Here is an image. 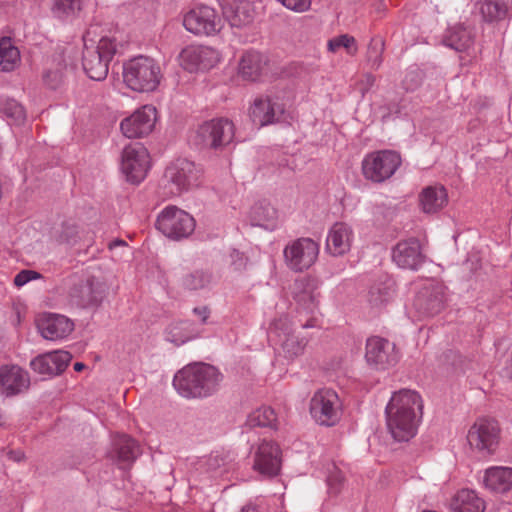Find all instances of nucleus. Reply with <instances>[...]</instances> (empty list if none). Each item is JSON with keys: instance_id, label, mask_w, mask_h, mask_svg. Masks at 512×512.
<instances>
[{"instance_id": "nucleus-1", "label": "nucleus", "mask_w": 512, "mask_h": 512, "mask_svg": "<svg viewBox=\"0 0 512 512\" xmlns=\"http://www.w3.org/2000/svg\"><path fill=\"white\" fill-rule=\"evenodd\" d=\"M386 425L397 441H409L418 431L423 416V400L414 390L394 392L386 406Z\"/></svg>"}, {"instance_id": "nucleus-2", "label": "nucleus", "mask_w": 512, "mask_h": 512, "mask_svg": "<svg viewBox=\"0 0 512 512\" xmlns=\"http://www.w3.org/2000/svg\"><path fill=\"white\" fill-rule=\"evenodd\" d=\"M222 379L212 365L194 363L179 370L173 378V386L185 398H203L213 394Z\"/></svg>"}, {"instance_id": "nucleus-3", "label": "nucleus", "mask_w": 512, "mask_h": 512, "mask_svg": "<svg viewBox=\"0 0 512 512\" xmlns=\"http://www.w3.org/2000/svg\"><path fill=\"white\" fill-rule=\"evenodd\" d=\"M320 285L318 277L302 275L294 280L290 288V295L293 299V303H290V306L293 307V319L302 328L316 326V316L321 300Z\"/></svg>"}, {"instance_id": "nucleus-4", "label": "nucleus", "mask_w": 512, "mask_h": 512, "mask_svg": "<svg viewBox=\"0 0 512 512\" xmlns=\"http://www.w3.org/2000/svg\"><path fill=\"white\" fill-rule=\"evenodd\" d=\"M123 81L136 92H152L157 89L163 73L161 66L151 57H134L123 64Z\"/></svg>"}, {"instance_id": "nucleus-5", "label": "nucleus", "mask_w": 512, "mask_h": 512, "mask_svg": "<svg viewBox=\"0 0 512 512\" xmlns=\"http://www.w3.org/2000/svg\"><path fill=\"white\" fill-rule=\"evenodd\" d=\"M235 130V125L230 119L213 118L197 127L191 135V141L201 149L222 151L234 141Z\"/></svg>"}, {"instance_id": "nucleus-6", "label": "nucleus", "mask_w": 512, "mask_h": 512, "mask_svg": "<svg viewBox=\"0 0 512 512\" xmlns=\"http://www.w3.org/2000/svg\"><path fill=\"white\" fill-rule=\"evenodd\" d=\"M309 414L319 426H336L343 414V405L339 395L331 388L316 390L309 401Z\"/></svg>"}, {"instance_id": "nucleus-7", "label": "nucleus", "mask_w": 512, "mask_h": 512, "mask_svg": "<svg viewBox=\"0 0 512 512\" xmlns=\"http://www.w3.org/2000/svg\"><path fill=\"white\" fill-rule=\"evenodd\" d=\"M402 159L398 152L393 150H379L365 155L361 162V171L364 178L373 183H382L391 178Z\"/></svg>"}, {"instance_id": "nucleus-8", "label": "nucleus", "mask_w": 512, "mask_h": 512, "mask_svg": "<svg viewBox=\"0 0 512 512\" xmlns=\"http://www.w3.org/2000/svg\"><path fill=\"white\" fill-rule=\"evenodd\" d=\"M282 69L275 58L256 50H247L240 57L238 74L243 80L256 82L279 76Z\"/></svg>"}, {"instance_id": "nucleus-9", "label": "nucleus", "mask_w": 512, "mask_h": 512, "mask_svg": "<svg viewBox=\"0 0 512 512\" xmlns=\"http://www.w3.org/2000/svg\"><path fill=\"white\" fill-rule=\"evenodd\" d=\"M501 429L494 419L479 418L470 427L467 441L470 448L483 455H493L500 443Z\"/></svg>"}, {"instance_id": "nucleus-10", "label": "nucleus", "mask_w": 512, "mask_h": 512, "mask_svg": "<svg viewBox=\"0 0 512 512\" xmlns=\"http://www.w3.org/2000/svg\"><path fill=\"white\" fill-rule=\"evenodd\" d=\"M183 26L195 36L209 37L217 35L221 31L223 21L213 7L199 4L184 14Z\"/></svg>"}, {"instance_id": "nucleus-11", "label": "nucleus", "mask_w": 512, "mask_h": 512, "mask_svg": "<svg viewBox=\"0 0 512 512\" xmlns=\"http://www.w3.org/2000/svg\"><path fill=\"white\" fill-rule=\"evenodd\" d=\"M156 228L167 238L181 240L193 233L195 220L186 211L176 206H167L159 213Z\"/></svg>"}, {"instance_id": "nucleus-12", "label": "nucleus", "mask_w": 512, "mask_h": 512, "mask_svg": "<svg viewBox=\"0 0 512 512\" xmlns=\"http://www.w3.org/2000/svg\"><path fill=\"white\" fill-rule=\"evenodd\" d=\"M150 168L148 150L140 143L128 145L122 152L121 171L132 184L142 182Z\"/></svg>"}, {"instance_id": "nucleus-13", "label": "nucleus", "mask_w": 512, "mask_h": 512, "mask_svg": "<svg viewBox=\"0 0 512 512\" xmlns=\"http://www.w3.org/2000/svg\"><path fill=\"white\" fill-rule=\"evenodd\" d=\"M285 92L283 96H260L255 98L249 108L251 121L260 127L280 121L285 113Z\"/></svg>"}, {"instance_id": "nucleus-14", "label": "nucleus", "mask_w": 512, "mask_h": 512, "mask_svg": "<svg viewBox=\"0 0 512 512\" xmlns=\"http://www.w3.org/2000/svg\"><path fill=\"white\" fill-rule=\"evenodd\" d=\"M365 359L375 369L385 370L398 363L400 354L393 342L373 336L366 341Z\"/></svg>"}, {"instance_id": "nucleus-15", "label": "nucleus", "mask_w": 512, "mask_h": 512, "mask_svg": "<svg viewBox=\"0 0 512 512\" xmlns=\"http://www.w3.org/2000/svg\"><path fill=\"white\" fill-rule=\"evenodd\" d=\"M104 297L102 284L94 277L75 282L68 293L71 305L78 308L97 307Z\"/></svg>"}, {"instance_id": "nucleus-16", "label": "nucleus", "mask_w": 512, "mask_h": 512, "mask_svg": "<svg viewBox=\"0 0 512 512\" xmlns=\"http://www.w3.org/2000/svg\"><path fill=\"white\" fill-rule=\"evenodd\" d=\"M179 61L185 70L196 72L214 67L220 61V54L210 46L190 45L180 52Z\"/></svg>"}, {"instance_id": "nucleus-17", "label": "nucleus", "mask_w": 512, "mask_h": 512, "mask_svg": "<svg viewBox=\"0 0 512 512\" xmlns=\"http://www.w3.org/2000/svg\"><path fill=\"white\" fill-rule=\"evenodd\" d=\"M157 118V110L152 105H144L132 115L123 119L120 129L127 138H140L152 132Z\"/></svg>"}, {"instance_id": "nucleus-18", "label": "nucleus", "mask_w": 512, "mask_h": 512, "mask_svg": "<svg viewBox=\"0 0 512 512\" xmlns=\"http://www.w3.org/2000/svg\"><path fill=\"white\" fill-rule=\"evenodd\" d=\"M165 177L175 186L172 192L179 194L197 185L199 171L193 162L177 159L167 167Z\"/></svg>"}, {"instance_id": "nucleus-19", "label": "nucleus", "mask_w": 512, "mask_h": 512, "mask_svg": "<svg viewBox=\"0 0 512 512\" xmlns=\"http://www.w3.org/2000/svg\"><path fill=\"white\" fill-rule=\"evenodd\" d=\"M444 286L429 280L419 290L413 301L414 307L422 314L432 316L439 313L444 306Z\"/></svg>"}, {"instance_id": "nucleus-20", "label": "nucleus", "mask_w": 512, "mask_h": 512, "mask_svg": "<svg viewBox=\"0 0 512 512\" xmlns=\"http://www.w3.org/2000/svg\"><path fill=\"white\" fill-rule=\"evenodd\" d=\"M319 251L318 242L312 238L302 237L295 240L290 245V270H308L317 261Z\"/></svg>"}, {"instance_id": "nucleus-21", "label": "nucleus", "mask_w": 512, "mask_h": 512, "mask_svg": "<svg viewBox=\"0 0 512 512\" xmlns=\"http://www.w3.org/2000/svg\"><path fill=\"white\" fill-rule=\"evenodd\" d=\"M392 257L402 269L417 270L424 263L420 242L415 238L400 241L393 249Z\"/></svg>"}, {"instance_id": "nucleus-22", "label": "nucleus", "mask_w": 512, "mask_h": 512, "mask_svg": "<svg viewBox=\"0 0 512 512\" xmlns=\"http://www.w3.org/2000/svg\"><path fill=\"white\" fill-rule=\"evenodd\" d=\"M353 239L352 227L347 223L337 222L327 233L325 250L334 257L343 256L350 251Z\"/></svg>"}, {"instance_id": "nucleus-23", "label": "nucleus", "mask_w": 512, "mask_h": 512, "mask_svg": "<svg viewBox=\"0 0 512 512\" xmlns=\"http://www.w3.org/2000/svg\"><path fill=\"white\" fill-rule=\"evenodd\" d=\"M281 459L279 446L270 441H263L255 453L254 470L265 476H275L280 470Z\"/></svg>"}, {"instance_id": "nucleus-24", "label": "nucleus", "mask_w": 512, "mask_h": 512, "mask_svg": "<svg viewBox=\"0 0 512 512\" xmlns=\"http://www.w3.org/2000/svg\"><path fill=\"white\" fill-rule=\"evenodd\" d=\"M30 384L28 373L17 365L0 367V393L13 396L25 391Z\"/></svg>"}, {"instance_id": "nucleus-25", "label": "nucleus", "mask_w": 512, "mask_h": 512, "mask_svg": "<svg viewBox=\"0 0 512 512\" xmlns=\"http://www.w3.org/2000/svg\"><path fill=\"white\" fill-rule=\"evenodd\" d=\"M72 356L67 351H54L34 358L30 366L42 375H57L62 373L70 363Z\"/></svg>"}, {"instance_id": "nucleus-26", "label": "nucleus", "mask_w": 512, "mask_h": 512, "mask_svg": "<svg viewBox=\"0 0 512 512\" xmlns=\"http://www.w3.org/2000/svg\"><path fill=\"white\" fill-rule=\"evenodd\" d=\"M38 328L45 339L54 341L67 337L73 331L74 325L66 316L49 314L39 321Z\"/></svg>"}, {"instance_id": "nucleus-27", "label": "nucleus", "mask_w": 512, "mask_h": 512, "mask_svg": "<svg viewBox=\"0 0 512 512\" xmlns=\"http://www.w3.org/2000/svg\"><path fill=\"white\" fill-rule=\"evenodd\" d=\"M223 14L231 26L244 27L253 22L255 10L247 0H234L223 8Z\"/></svg>"}, {"instance_id": "nucleus-28", "label": "nucleus", "mask_w": 512, "mask_h": 512, "mask_svg": "<svg viewBox=\"0 0 512 512\" xmlns=\"http://www.w3.org/2000/svg\"><path fill=\"white\" fill-rule=\"evenodd\" d=\"M447 203L448 194L442 185L428 186L419 194L420 209L426 214L439 212Z\"/></svg>"}, {"instance_id": "nucleus-29", "label": "nucleus", "mask_w": 512, "mask_h": 512, "mask_svg": "<svg viewBox=\"0 0 512 512\" xmlns=\"http://www.w3.org/2000/svg\"><path fill=\"white\" fill-rule=\"evenodd\" d=\"M483 483L492 492L510 491L512 489V468L494 466L486 469Z\"/></svg>"}, {"instance_id": "nucleus-30", "label": "nucleus", "mask_w": 512, "mask_h": 512, "mask_svg": "<svg viewBox=\"0 0 512 512\" xmlns=\"http://www.w3.org/2000/svg\"><path fill=\"white\" fill-rule=\"evenodd\" d=\"M107 59H104L99 52L94 51V48L85 46L83 51V69L87 76L95 81H102L108 75Z\"/></svg>"}, {"instance_id": "nucleus-31", "label": "nucleus", "mask_w": 512, "mask_h": 512, "mask_svg": "<svg viewBox=\"0 0 512 512\" xmlns=\"http://www.w3.org/2000/svg\"><path fill=\"white\" fill-rule=\"evenodd\" d=\"M249 220L252 226L274 230L277 227L278 211L270 203L260 201L251 207Z\"/></svg>"}, {"instance_id": "nucleus-32", "label": "nucleus", "mask_w": 512, "mask_h": 512, "mask_svg": "<svg viewBox=\"0 0 512 512\" xmlns=\"http://www.w3.org/2000/svg\"><path fill=\"white\" fill-rule=\"evenodd\" d=\"M200 331L190 320H183L171 323L165 332L166 340L177 345H183L190 340L200 336Z\"/></svg>"}, {"instance_id": "nucleus-33", "label": "nucleus", "mask_w": 512, "mask_h": 512, "mask_svg": "<svg viewBox=\"0 0 512 512\" xmlns=\"http://www.w3.org/2000/svg\"><path fill=\"white\" fill-rule=\"evenodd\" d=\"M450 508L453 512H484L485 503L475 491L462 489L453 496Z\"/></svg>"}, {"instance_id": "nucleus-34", "label": "nucleus", "mask_w": 512, "mask_h": 512, "mask_svg": "<svg viewBox=\"0 0 512 512\" xmlns=\"http://www.w3.org/2000/svg\"><path fill=\"white\" fill-rule=\"evenodd\" d=\"M67 65L61 55L52 59L42 74L44 85L51 90L60 89L66 81Z\"/></svg>"}, {"instance_id": "nucleus-35", "label": "nucleus", "mask_w": 512, "mask_h": 512, "mask_svg": "<svg viewBox=\"0 0 512 512\" xmlns=\"http://www.w3.org/2000/svg\"><path fill=\"white\" fill-rule=\"evenodd\" d=\"M234 460V454L230 451H214L204 462L205 471L212 475H222L232 469Z\"/></svg>"}, {"instance_id": "nucleus-36", "label": "nucleus", "mask_w": 512, "mask_h": 512, "mask_svg": "<svg viewBox=\"0 0 512 512\" xmlns=\"http://www.w3.org/2000/svg\"><path fill=\"white\" fill-rule=\"evenodd\" d=\"M19 49L13 44L11 38L0 39V69L5 72L13 71L20 64Z\"/></svg>"}, {"instance_id": "nucleus-37", "label": "nucleus", "mask_w": 512, "mask_h": 512, "mask_svg": "<svg viewBox=\"0 0 512 512\" xmlns=\"http://www.w3.org/2000/svg\"><path fill=\"white\" fill-rule=\"evenodd\" d=\"M118 461L121 463H132L139 455V445L131 437L123 434L114 441Z\"/></svg>"}, {"instance_id": "nucleus-38", "label": "nucleus", "mask_w": 512, "mask_h": 512, "mask_svg": "<svg viewBox=\"0 0 512 512\" xmlns=\"http://www.w3.org/2000/svg\"><path fill=\"white\" fill-rule=\"evenodd\" d=\"M445 44L459 52L467 51L473 44V37L466 28L455 26L449 30L445 37Z\"/></svg>"}, {"instance_id": "nucleus-39", "label": "nucleus", "mask_w": 512, "mask_h": 512, "mask_svg": "<svg viewBox=\"0 0 512 512\" xmlns=\"http://www.w3.org/2000/svg\"><path fill=\"white\" fill-rule=\"evenodd\" d=\"M480 12L488 22L504 19L508 14V7L502 1L485 0L480 5Z\"/></svg>"}, {"instance_id": "nucleus-40", "label": "nucleus", "mask_w": 512, "mask_h": 512, "mask_svg": "<svg viewBox=\"0 0 512 512\" xmlns=\"http://www.w3.org/2000/svg\"><path fill=\"white\" fill-rule=\"evenodd\" d=\"M276 421V414L271 407H260L248 415L247 425L254 427H271Z\"/></svg>"}, {"instance_id": "nucleus-41", "label": "nucleus", "mask_w": 512, "mask_h": 512, "mask_svg": "<svg viewBox=\"0 0 512 512\" xmlns=\"http://www.w3.org/2000/svg\"><path fill=\"white\" fill-rule=\"evenodd\" d=\"M327 48L332 53H336L340 48H343L351 56L356 55L358 51L356 39L348 34L330 39L327 43Z\"/></svg>"}, {"instance_id": "nucleus-42", "label": "nucleus", "mask_w": 512, "mask_h": 512, "mask_svg": "<svg viewBox=\"0 0 512 512\" xmlns=\"http://www.w3.org/2000/svg\"><path fill=\"white\" fill-rule=\"evenodd\" d=\"M81 2L82 0H54L52 11L59 18L74 15L81 9Z\"/></svg>"}, {"instance_id": "nucleus-43", "label": "nucleus", "mask_w": 512, "mask_h": 512, "mask_svg": "<svg viewBox=\"0 0 512 512\" xmlns=\"http://www.w3.org/2000/svg\"><path fill=\"white\" fill-rule=\"evenodd\" d=\"M210 282V276L202 271H195L183 277V286L189 290L204 288Z\"/></svg>"}, {"instance_id": "nucleus-44", "label": "nucleus", "mask_w": 512, "mask_h": 512, "mask_svg": "<svg viewBox=\"0 0 512 512\" xmlns=\"http://www.w3.org/2000/svg\"><path fill=\"white\" fill-rule=\"evenodd\" d=\"M392 293L393 289L391 285L385 286L383 288L374 286L369 292V301L373 305H380L386 302L391 297Z\"/></svg>"}, {"instance_id": "nucleus-45", "label": "nucleus", "mask_w": 512, "mask_h": 512, "mask_svg": "<svg viewBox=\"0 0 512 512\" xmlns=\"http://www.w3.org/2000/svg\"><path fill=\"white\" fill-rule=\"evenodd\" d=\"M4 113L15 122L21 123L25 120L26 114L23 106L18 102L11 100L5 104Z\"/></svg>"}, {"instance_id": "nucleus-46", "label": "nucleus", "mask_w": 512, "mask_h": 512, "mask_svg": "<svg viewBox=\"0 0 512 512\" xmlns=\"http://www.w3.org/2000/svg\"><path fill=\"white\" fill-rule=\"evenodd\" d=\"M94 51L99 52V54H101V56L104 59L111 61L116 52V44L112 39L107 38V37H102L99 40L98 45L94 49Z\"/></svg>"}, {"instance_id": "nucleus-47", "label": "nucleus", "mask_w": 512, "mask_h": 512, "mask_svg": "<svg viewBox=\"0 0 512 512\" xmlns=\"http://www.w3.org/2000/svg\"><path fill=\"white\" fill-rule=\"evenodd\" d=\"M78 236V227L74 223L65 222L59 234V241L71 244L75 242Z\"/></svg>"}, {"instance_id": "nucleus-48", "label": "nucleus", "mask_w": 512, "mask_h": 512, "mask_svg": "<svg viewBox=\"0 0 512 512\" xmlns=\"http://www.w3.org/2000/svg\"><path fill=\"white\" fill-rule=\"evenodd\" d=\"M384 43L381 39H372L369 45V57L372 60L373 66L379 67L382 62L381 53L383 51Z\"/></svg>"}, {"instance_id": "nucleus-49", "label": "nucleus", "mask_w": 512, "mask_h": 512, "mask_svg": "<svg viewBox=\"0 0 512 512\" xmlns=\"http://www.w3.org/2000/svg\"><path fill=\"white\" fill-rule=\"evenodd\" d=\"M41 278V275L34 270H22L14 278V284L17 287H22L28 282Z\"/></svg>"}, {"instance_id": "nucleus-50", "label": "nucleus", "mask_w": 512, "mask_h": 512, "mask_svg": "<svg viewBox=\"0 0 512 512\" xmlns=\"http://www.w3.org/2000/svg\"><path fill=\"white\" fill-rule=\"evenodd\" d=\"M344 480V476L343 474L338 471V470H335L334 472H332L328 478H327V482H328V485L330 486V488L335 492L337 493L339 491V486L341 485V483L343 482Z\"/></svg>"}, {"instance_id": "nucleus-51", "label": "nucleus", "mask_w": 512, "mask_h": 512, "mask_svg": "<svg viewBox=\"0 0 512 512\" xmlns=\"http://www.w3.org/2000/svg\"><path fill=\"white\" fill-rule=\"evenodd\" d=\"M311 6V0H290V10L295 12H305Z\"/></svg>"}, {"instance_id": "nucleus-52", "label": "nucleus", "mask_w": 512, "mask_h": 512, "mask_svg": "<svg viewBox=\"0 0 512 512\" xmlns=\"http://www.w3.org/2000/svg\"><path fill=\"white\" fill-rule=\"evenodd\" d=\"M193 314L200 319L202 324H207L211 310L207 306H198L193 308Z\"/></svg>"}, {"instance_id": "nucleus-53", "label": "nucleus", "mask_w": 512, "mask_h": 512, "mask_svg": "<svg viewBox=\"0 0 512 512\" xmlns=\"http://www.w3.org/2000/svg\"><path fill=\"white\" fill-rule=\"evenodd\" d=\"M278 330H279L278 323L275 322L273 324V326L270 328L268 335H269L270 339H273L274 336L279 337L278 342L283 346L286 343V341L288 340V334L284 330L281 331V333Z\"/></svg>"}, {"instance_id": "nucleus-54", "label": "nucleus", "mask_w": 512, "mask_h": 512, "mask_svg": "<svg viewBox=\"0 0 512 512\" xmlns=\"http://www.w3.org/2000/svg\"><path fill=\"white\" fill-rule=\"evenodd\" d=\"M375 83V77L372 74L363 75L359 82V89L364 94L366 93Z\"/></svg>"}, {"instance_id": "nucleus-55", "label": "nucleus", "mask_w": 512, "mask_h": 512, "mask_svg": "<svg viewBox=\"0 0 512 512\" xmlns=\"http://www.w3.org/2000/svg\"><path fill=\"white\" fill-rule=\"evenodd\" d=\"M307 339L305 338H302L300 341L297 342V344L295 346H293V354L295 355H299L303 352L304 348L306 347L307 345Z\"/></svg>"}, {"instance_id": "nucleus-56", "label": "nucleus", "mask_w": 512, "mask_h": 512, "mask_svg": "<svg viewBox=\"0 0 512 512\" xmlns=\"http://www.w3.org/2000/svg\"><path fill=\"white\" fill-rule=\"evenodd\" d=\"M9 458L16 462H20L24 459V453L21 451H10Z\"/></svg>"}, {"instance_id": "nucleus-57", "label": "nucleus", "mask_w": 512, "mask_h": 512, "mask_svg": "<svg viewBox=\"0 0 512 512\" xmlns=\"http://www.w3.org/2000/svg\"><path fill=\"white\" fill-rule=\"evenodd\" d=\"M241 512H258L256 506L253 505H247L242 508Z\"/></svg>"}, {"instance_id": "nucleus-58", "label": "nucleus", "mask_w": 512, "mask_h": 512, "mask_svg": "<svg viewBox=\"0 0 512 512\" xmlns=\"http://www.w3.org/2000/svg\"><path fill=\"white\" fill-rule=\"evenodd\" d=\"M125 244L126 243L123 240H115V241H113L112 243L109 244V248L112 249L115 246H122V245H125Z\"/></svg>"}, {"instance_id": "nucleus-59", "label": "nucleus", "mask_w": 512, "mask_h": 512, "mask_svg": "<svg viewBox=\"0 0 512 512\" xmlns=\"http://www.w3.org/2000/svg\"><path fill=\"white\" fill-rule=\"evenodd\" d=\"M85 368V365L81 362H76L74 364V370L75 371H82Z\"/></svg>"}, {"instance_id": "nucleus-60", "label": "nucleus", "mask_w": 512, "mask_h": 512, "mask_svg": "<svg viewBox=\"0 0 512 512\" xmlns=\"http://www.w3.org/2000/svg\"><path fill=\"white\" fill-rule=\"evenodd\" d=\"M283 255H284V257H285V258H287V257H288V255H289V252H288V245H286V246L283 248Z\"/></svg>"}, {"instance_id": "nucleus-61", "label": "nucleus", "mask_w": 512, "mask_h": 512, "mask_svg": "<svg viewBox=\"0 0 512 512\" xmlns=\"http://www.w3.org/2000/svg\"><path fill=\"white\" fill-rule=\"evenodd\" d=\"M279 3H281L284 7H288L287 1L288 0H277Z\"/></svg>"}, {"instance_id": "nucleus-62", "label": "nucleus", "mask_w": 512, "mask_h": 512, "mask_svg": "<svg viewBox=\"0 0 512 512\" xmlns=\"http://www.w3.org/2000/svg\"><path fill=\"white\" fill-rule=\"evenodd\" d=\"M281 500H282V508H284V493L281 494Z\"/></svg>"}]
</instances>
